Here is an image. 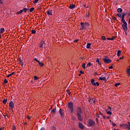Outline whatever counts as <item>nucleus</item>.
Here are the masks:
<instances>
[{
  "mask_svg": "<svg viewBox=\"0 0 130 130\" xmlns=\"http://www.w3.org/2000/svg\"><path fill=\"white\" fill-rule=\"evenodd\" d=\"M77 116H78V120L79 121H83V116H82V114H83V111L81 107H78L77 108Z\"/></svg>",
  "mask_w": 130,
  "mask_h": 130,
  "instance_id": "obj_1",
  "label": "nucleus"
},
{
  "mask_svg": "<svg viewBox=\"0 0 130 130\" xmlns=\"http://www.w3.org/2000/svg\"><path fill=\"white\" fill-rule=\"evenodd\" d=\"M81 29L82 30H86V28L88 27V26L90 25V23H87V22H81Z\"/></svg>",
  "mask_w": 130,
  "mask_h": 130,
  "instance_id": "obj_2",
  "label": "nucleus"
},
{
  "mask_svg": "<svg viewBox=\"0 0 130 130\" xmlns=\"http://www.w3.org/2000/svg\"><path fill=\"white\" fill-rule=\"evenodd\" d=\"M68 107L71 110L70 112L73 113V104L72 102H69L68 104Z\"/></svg>",
  "mask_w": 130,
  "mask_h": 130,
  "instance_id": "obj_3",
  "label": "nucleus"
},
{
  "mask_svg": "<svg viewBox=\"0 0 130 130\" xmlns=\"http://www.w3.org/2000/svg\"><path fill=\"white\" fill-rule=\"evenodd\" d=\"M91 82V84L94 87L99 86H100V83L98 82H95V79H91V81H90Z\"/></svg>",
  "mask_w": 130,
  "mask_h": 130,
  "instance_id": "obj_4",
  "label": "nucleus"
},
{
  "mask_svg": "<svg viewBox=\"0 0 130 130\" xmlns=\"http://www.w3.org/2000/svg\"><path fill=\"white\" fill-rule=\"evenodd\" d=\"M123 24L122 25V27L124 30L126 32L127 31V23H126V21H125L124 22H122Z\"/></svg>",
  "mask_w": 130,
  "mask_h": 130,
  "instance_id": "obj_5",
  "label": "nucleus"
},
{
  "mask_svg": "<svg viewBox=\"0 0 130 130\" xmlns=\"http://www.w3.org/2000/svg\"><path fill=\"white\" fill-rule=\"evenodd\" d=\"M88 125H89V127L94 126L95 125V121H94L92 119L88 120Z\"/></svg>",
  "mask_w": 130,
  "mask_h": 130,
  "instance_id": "obj_6",
  "label": "nucleus"
},
{
  "mask_svg": "<svg viewBox=\"0 0 130 130\" xmlns=\"http://www.w3.org/2000/svg\"><path fill=\"white\" fill-rule=\"evenodd\" d=\"M40 48H44L45 49V43L44 41H42L40 44Z\"/></svg>",
  "mask_w": 130,
  "mask_h": 130,
  "instance_id": "obj_7",
  "label": "nucleus"
},
{
  "mask_svg": "<svg viewBox=\"0 0 130 130\" xmlns=\"http://www.w3.org/2000/svg\"><path fill=\"white\" fill-rule=\"evenodd\" d=\"M103 62H104V63H105L108 64L112 62V60H111V59H103Z\"/></svg>",
  "mask_w": 130,
  "mask_h": 130,
  "instance_id": "obj_8",
  "label": "nucleus"
},
{
  "mask_svg": "<svg viewBox=\"0 0 130 130\" xmlns=\"http://www.w3.org/2000/svg\"><path fill=\"white\" fill-rule=\"evenodd\" d=\"M78 126H79V128H81V129H84V126L81 123V122H79L78 124Z\"/></svg>",
  "mask_w": 130,
  "mask_h": 130,
  "instance_id": "obj_9",
  "label": "nucleus"
},
{
  "mask_svg": "<svg viewBox=\"0 0 130 130\" xmlns=\"http://www.w3.org/2000/svg\"><path fill=\"white\" fill-rule=\"evenodd\" d=\"M123 127L126 128H128V129H130V122H128L127 124H124L123 125Z\"/></svg>",
  "mask_w": 130,
  "mask_h": 130,
  "instance_id": "obj_10",
  "label": "nucleus"
},
{
  "mask_svg": "<svg viewBox=\"0 0 130 130\" xmlns=\"http://www.w3.org/2000/svg\"><path fill=\"white\" fill-rule=\"evenodd\" d=\"M14 102L13 101H10L9 103V107L11 109H13L14 108Z\"/></svg>",
  "mask_w": 130,
  "mask_h": 130,
  "instance_id": "obj_11",
  "label": "nucleus"
},
{
  "mask_svg": "<svg viewBox=\"0 0 130 130\" xmlns=\"http://www.w3.org/2000/svg\"><path fill=\"white\" fill-rule=\"evenodd\" d=\"M59 113V114H60L61 117L64 116V110H63L61 109H60Z\"/></svg>",
  "mask_w": 130,
  "mask_h": 130,
  "instance_id": "obj_12",
  "label": "nucleus"
},
{
  "mask_svg": "<svg viewBox=\"0 0 130 130\" xmlns=\"http://www.w3.org/2000/svg\"><path fill=\"white\" fill-rule=\"evenodd\" d=\"M56 109L55 108L53 109L52 110H51V113H52L53 114H55V113H56Z\"/></svg>",
  "mask_w": 130,
  "mask_h": 130,
  "instance_id": "obj_13",
  "label": "nucleus"
},
{
  "mask_svg": "<svg viewBox=\"0 0 130 130\" xmlns=\"http://www.w3.org/2000/svg\"><path fill=\"white\" fill-rule=\"evenodd\" d=\"M91 43H88L86 45V48H87L88 49L91 48Z\"/></svg>",
  "mask_w": 130,
  "mask_h": 130,
  "instance_id": "obj_14",
  "label": "nucleus"
},
{
  "mask_svg": "<svg viewBox=\"0 0 130 130\" xmlns=\"http://www.w3.org/2000/svg\"><path fill=\"white\" fill-rule=\"evenodd\" d=\"M75 7H76V6H75V5H74V4H72V5H70V6L69 7V9L73 10V9H75Z\"/></svg>",
  "mask_w": 130,
  "mask_h": 130,
  "instance_id": "obj_15",
  "label": "nucleus"
},
{
  "mask_svg": "<svg viewBox=\"0 0 130 130\" xmlns=\"http://www.w3.org/2000/svg\"><path fill=\"white\" fill-rule=\"evenodd\" d=\"M46 13L48 16L52 15V13H51V11L50 10H48Z\"/></svg>",
  "mask_w": 130,
  "mask_h": 130,
  "instance_id": "obj_16",
  "label": "nucleus"
},
{
  "mask_svg": "<svg viewBox=\"0 0 130 130\" xmlns=\"http://www.w3.org/2000/svg\"><path fill=\"white\" fill-rule=\"evenodd\" d=\"M100 80L101 81H106V77H100Z\"/></svg>",
  "mask_w": 130,
  "mask_h": 130,
  "instance_id": "obj_17",
  "label": "nucleus"
},
{
  "mask_svg": "<svg viewBox=\"0 0 130 130\" xmlns=\"http://www.w3.org/2000/svg\"><path fill=\"white\" fill-rule=\"evenodd\" d=\"M121 17V22H126L125 20H124V16L123 15H122Z\"/></svg>",
  "mask_w": 130,
  "mask_h": 130,
  "instance_id": "obj_18",
  "label": "nucleus"
},
{
  "mask_svg": "<svg viewBox=\"0 0 130 130\" xmlns=\"http://www.w3.org/2000/svg\"><path fill=\"white\" fill-rule=\"evenodd\" d=\"M120 55H121V51L118 50V51H117V56H120Z\"/></svg>",
  "mask_w": 130,
  "mask_h": 130,
  "instance_id": "obj_19",
  "label": "nucleus"
},
{
  "mask_svg": "<svg viewBox=\"0 0 130 130\" xmlns=\"http://www.w3.org/2000/svg\"><path fill=\"white\" fill-rule=\"evenodd\" d=\"M7 102V99H4L3 100V103H4V105L6 104V103Z\"/></svg>",
  "mask_w": 130,
  "mask_h": 130,
  "instance_id": "obj_20",
  "label": "nucleus"
},
{
  "mask_svg": "<svg viewBox=\"0 0 130 130\" xmlns=\"http://www.w3.org/2000/svg\"><path fill=\"white\" fill-rule=\"evenodd\" d=\"M15 72L12 73L11 74L7 75V78H9L10 77H11L12 75H14Z\"/></svg>",
  "mask_w": 130,
  "mask_h": 130,
  "instance_id": "obj_21",
  "label": "nucleus"
},
{
  "mask_svg": "<svg viewBox=\"0 0 130 130\" xmlns=\"http://www.w3.org/2000/svg\"><path fill=\"white\" fill-rule=\"evenodd\" d=\"M4 32H5V28H1L0 29V33H4Z\"/></svg>",
  "mask_w": 130,
  "mask_h": 130,
  "instance_id": "obj_22",
  "label": "nucleus"
},
{
  "mask_svg": "<svg viewBox=\"0 0 130 130\" xmlns=\"http://www.w3.org/2000/svg\"><path fill=\"white\" fill-rule=\"evenodd\" d=\"M90 101H93V105L95 104V100L93 98H88Z\"/></svg>",
  "mask_w": 130,
  "mask_h": 130,
  "instance_id": "obj_23",
  "label": "nucleus"
},
{
  "mask_svg": "<svg viewBox=\"0 0 130 130\" xmlns=\"http://www.w3.org/2000/svg\"><path fill=\"white\" fill-rule=\"evenodd\" d=\"M118 13H121L122 12V9L121 8H118L117 9Z\"/></svg>",
  "mask_w": 130,
  "mask_h": 130,
  "instance_id": "obj_24",
  "label": "nucleus"
},
{
  "mask_svg": "<svg viewBox=\"0 0 130 130\" xmlns=\"http://www.w3.org/2000/svg\"><path fill=\"white\" fill-rule=\"evenodd\" d=\"M39 63V65L41 67H43L44 66V63L42 62H38Z\"/></svg>",
  "mask_w": 130,
  "mask_h": 130,
  "instance_id": "obj_25",
  "label": "nucleus"
},
{
  "mask_svg": "<svg viewBox=\"0 0 130 130\" xmlns=\"http://www.w3.org/2000/svg\"><path fill=\"white\" fill-rule=\"evenodd\" d=\"M32 34H36V30L35 29H32L31 31Z\"/></svg>",
  "mask_w": 130,
  "mask_h": 130,
  "instance_id": "obj_26",
  "label": "nucleus"
},
{
  "mask_svg": "<svg viewBox=\"0 0 130 130\" xmlns=\"http://www.w3.org/2000/svg\"><path fill=\"white\" fill-rule=\"evenodd\" d=\"M121 84L120 83H115V84H114V86L115 87H118V86H119Z\"/></svg>",
  "mask_w": 130,
  "mask_h": 130,
  "instance_id": "obj_27",
  "label": "nucleus"
},
{
  "mask_svg": "<svg viewBox=\"0 0 130 130\" xmlns=\"http://www.w3.org/2000/svg\"><path fill=\"white\" fill-rule=\"evenodd\" d=\"M8 83V81H7V79H5L4 81V84H7Z\"/></svg>",
  "mask_w": 130,
  "mask_h": 130,
  "instance_id": "obj_28",
  "label": "nucleus"
},
{
  "mask_svg": "<svg viewBox=\"0 0 130 130\" xmlns=\"http://www.w3.org/2000/svg\"><path fill=\"white\" fill-rule=\"evenodd\" d=\"M92 65V63H91L90 62L87 63V64L86 65V68H88L90 67V66Z\"/></svg>",
  "mask_w": 130,
  "mask_h": 130,
  "instance_id": "obj_29",
  "label": "nucleus"
},
{
  "mask_svg": "<svg viewBox=\"0 0 130 130\" xmlns=\"http://www.w3.org/2000/svg\"><path fill=\"white\" fill-rule=\"evenodd\" d=\"M23 11H24V10H20V11H19V12H17V14H22Z\"/></svg>",
  "mask_w": 130,
  "mask_h": 130,
  "instance_id": "obj_30",
  "label": "nucleus"
},
{
  "mask_svg": "<svg viewBox=\"0 0 130 130\" xmlns=\"http://www.w3.org/2000/svg\"><path fill=\"white\" fill-rule=\"evenodd\" d=\"M83 7H84V8H89V5H87V4H86V5L84 4Z\"/></svg>",
  "mask_w": 130,
  "mask_h": 130,
  "instance_id": "obj_31",
  "label": "nucleus"
},
{
  "mask_svg": "<svg viewBox=\"0 0 130 130\" xmlns=\"http://www.w3.org/2000/svg\"><path fill=\"white\" fill-rule=\"evenodd\" d=\"M126 15H127V13L123 12L122 14V16H124V17H125V16H126Z\"/></svg>",
  "mask_w": 130,
  "mask_h": 130,
  "instance_id": "obj_32",
  "label": "nucleus"
},
{
  "mask_svg": "<svg viewBox=\"0 0 130 130\" xmlns=\"http://www.w3.org/2000/svg\"><path fill=\"white\" fill-rule=\"evenodd\" d=\"M102 40H106V38L105 37V36H103L102 37Z\"/></svg>",
  "mask_w": 130,
  "mask_h": 130,
  "instance_id": "obj_33",
  "label": "nucleus"
},
{
  "mask_svg": "<svg viewBox=\"0 0 130 130\" xmlns=\"http://www.w3.org/2000/svg\"><path fill=\"white\" fill-rule=\"evenodd\" d=\"M107 114H109L110 115H112V112L109 111L108 112H107Z\"/></svg>",
  "mask_w": 130,
  "mask_h": 130,
  "instance_id": "obj_34",
  "label": "nucleus"
},
{
  "mask_svg": "<svg viewBox=\"0 0 130 130\" xmlns=\"http://www.w3.org/2000/svg\"><path fill=\"white\" fill-rule=\"evenodd\" d=\"M39 2V0H34V4H37Z\"/></svg>",
  "mask_w": 130,
  "mask_h": 130,
  "instance_id": "obj_35",
  "label": "nucleus"
},
{
  "mask_svg": "<svg viewBox=\"0 0 130 130\" xmlns=\"http://www.w3.org/2000/svg\"><path fill=\"white\" fill-rule=\"evenodd\" d=\"M38 79H39L38 77H37L36 76H34V80H38Z\"/></svg>",
  "mask_w": 130,
  "mask_h": 130,
  "instance_id": "obj_36",
  "label": "nucleus"
},
{
  "mask_svg": "<svg viewBox=\"0 0 130 130\" xmlns=\"http://www.w3.org/2000/svg\"><path fill=\"white\" fill-rule=\"evenodd\" d=\"M34 10H35V8H33V7H32V8H31L30 9V12H33V11H34Z\"/></svg>",
  "mask_w": 130,
  "mask_h": 130,
  "instance_id": "obj_37",
  "label": "nucleus"
},
{
  "mask_svg": "<svg viewBox=\"0 0 130 130\" xmlns=\"http://www.w3.org/2000/svg\"><path fill=\"white\" fill-rule=\"evenodd\" d=\"M116 15L118 17H119V18H121V14L118 13Z\"/></svg>",
  "mask_w": 130,
  "mask_h": 130,
  "instance_id": "obj_38",
  "label": "nucleus"
},
{
  "mask_svg": "<svg viewBox=\"0 0 130 130\" xmlns=\"http://www.w3.org/2000/svg\"><path fill=\"white\" fill-rule=\"evenodd\" d=\"M66 92L68 93V94L71 95V92H70L69 90H67Z\"/></svg>",
  "mask_w": 130,
  "mask_h": 130,
  "instance_id": "obj_39",
  "label": "nucleus"
},
{
  "mask_svg": "<svg viewBox=\"0 0 130 130\" xmlns=\"http://www.w3.org/2000/svg\"><path fill=\"white\" fill-rule=\"evenodd\" d=\"M82 67L83 68V69H85V63H83Z\"/></svg>",
  "mask_w": 130,
  "mask_h": 130,
  "instance_id": "obj_40",
  "label": "nucleus"
},
{
  "mask_svg": "<svg viewBox=\"0 0 130 130\" xmlns=\"http://www.w3.org/2000/svg\"><path fill=\"white\" fill-rule=\"evenodd\" d=\"M89 17H90V13H87L86 18H89Z\"/></svg>",
  "mask_w": 130,
  "mask_h": 130,
  "instance_id": "obj_41",
  "label": "nucleus"
},
{
  "mask_svg": "<svg viewBox=\"0 0 130 130\" xmlns=\"http://www.w3.org/2000/svg\"><path fill=\"white\" fill-rule=\"evenodd\" d=\"M19 64H20V65H21V66H23V61L20 60L19 61Z\"/></svg>",
  "mask_w": 130,
  "mask_h": 130,
  "instance_id": "obj_42",
  "label": "nucleus"
},
{
  "mask_svg": "<svg viewBox=\"0 0 130 130\" xmlns=\"http://www.w3.org/2000/svg\"><path fill=\"white\" fill-rule=\"evenodd\" d=\"M28 10H29V9H28L27 8L23 9V10L24 11V13H26L27 12V11H28Z\"/></svg>",
  "mask_w": 130,
  "mask_h": 130,
  "instance_id": "obj_43",
  "label": "nucleus"
},
{
  "mask_svg": "<svg viewBox=\"0 0 130 130\" xmlns=\"http://www.w3.org/2000/svg\"><path fill=\"white\" fill-rule=\"evenodd\" d=\"M34 60L37 61L38 62H40V61H39L38 59H37V58H34Z\"/></svg>",
  "mask_w": 130,
  "mask_h": 130,
  "instance_id": "obj_44",
  "label": "nucleus"
},
{
  "mask_svg": "<svg viewBox=\"0 0 130 130\" xmlns=\"http://www.w3.org/2000/svg\"><path fill=\"white\" fill-rule=\"evenodd\" d=\"M126 72H130V69H126Z\"/></svg>",
  "mask_w": 130,
  "mask_h": 130,
  "instance_id": "obj_45",
  "label": "nucleus"
},
{
  "mask_svg": "<svg viewBox=\"0 0 130 130\" xmlns=\"http://www.w3.org/2000/svg\"><path fill=\"white\" fill-rule=\"evenodd\" d=\"M95 61H96V62H100V59H96V60H95Z\"/></svg>",
  "mask_w": 130,
  "mask_h": 130,
  "instance_id": "obj_46",
  "label": "nucleus"
},
{
  "mask_svg": "<svg viewBox=\"0 0 130 130\" xmlns=\"http://www.w3.org/2000/svg\"><path fill=\"white\" fill-rule=\"evenodd\" d=\"M80 74H84V72L82 71H80Z\"/></svg>",
  "mask_w": 130,
  "mask_h": 130,
  "instance_id": "obj_47",
  "label": "nucleus"
},
{
  "mask_svg": "<svg viewBox=\"0 0 130 130\" xmlns=\"http://www.w3.org/2000/svg\"><path fill=\"white\" fill-rule=\"evenodd\" d=\"M116 125V124L114 123H112V126H115Z\"/></svg>",
  "mask_w": 130,
  "mask_h": 130,
  "instance_id": "obj_48",
  "label": "nucleus"
},
{
  "mask_svg": "<svg viewBox=\"0 0 130 130\" xmlns=\"http://www.w3.org/2000/svg\"><path fill=\"white\" fill-rule=\"evenodd\" d=\"M95 121H96V122H99V119L98 118H95Z\"/></svg>",
  "mask_w": 130,
  "mask_h": 130,
  "instance_id": "obj_49",
  "label": "nucleus"
},
{
  "mask_svg": "<svg viewBox=\"0 0 130 130\" xmlns=\"http://www.w3.org/2000/svg\"><path fill=\"white\" fill-rule=\"evenodd\" d=\"M101 116L103 118V119H106V117H105V116H104V115H102Z\"/></svg>",
  "mask_w": 130,
  "mask_h": 130,
  "instance_id": "obj_50",
  "label": "nucleus"
},
{
  "mask_svg": "<svg viewBox=\"0 0 130 130\" xmlns=\"http://www.w3.org/2000/svg\"><path fill=\"white\" fill-rule=\"evenodd\" d=\"M5 129V127H1L0 130H4Z\"/></svg>",
  "mask_w": 130,
  "mask_h": 130,
  "instance_id": "obj_51",
  "label": "nucleus"
},
{
  "mask_svg": "<svg viewBox=\"0 0 130 130\" xmlns=\"http://www.w3.org/2000/svg\"><path fill=\"white\" fill-rule=\"evenodd\" d=\"M26 118H27V119H30V117L28 116H26Z\"/></svg>",
  "mask_w": 130,
  "mask_h": 130,
  "instance_id": "obj_52",
  "label": "nucleus"
},
{
  "mask_svg": "<svg viewBox=\"0 0 130 130\" xmlns=\"http://www.w3.org/2000/svg\"><path fill=\"white\" fill-rule=\"evenodd\" d=\"M108 108L110 109V111H112V108L111 107H109Z\"/></svg>",
  "mask_w": 130,
  "mask_h": 130,
  "instance_id": "obj_53",
  "label": "nucleus"
},
{
  "mask_svg": "<svg viewBox=\"0 0 130 130\" xmlns=\"http://www.w3.org/2000/svg\"><path fill=\"white\" fill-rule=\"evenodd\" d=\"M45 128L44 127H42L41 128V129L40 130H45Z\"/></svg>",
  "mask_w": 130,
  "mask_h": 130,
  "instance_id": "obj_54",
  "label": "nucleus"
},
{
  "mask_svg": "<svg viewBox=\"0 0 130 130\" xmlns=\"http://www.w3.org/2000/svg\"><path fill=\"white\" fill-rule=\"evenodd\" d=\"M79 41V40L77 39L74 41V42H78Z\"/></svg>",
  "mask_w": 130,
  "mask_h": 130,
  "instance_id": "obj_55",
  "label": "nucleus"
},
{
  "mask_svg": "<svg viewBox=\"0 0 130 130\" xmlns=\"http://www.w3.org/2000/svg\"><path fill=\"white\" fill-rule=\"evenodd\" d=\"M94 75L96 76V75H98V73H96V72H94Z\"/></svg>",
  "mask_w": 130,
  "mask_h": 130,
  "instance_id": "obj_56",
  "label": "nucleus"
},
{
  "mask_svg": "<svg viewBox=\"0 0 130 130\" xmlns=\"http://www.w3.org/2000/svg\"><path fill=\"white\" fill-rule=\"evenodd\" d=\"M126 73H127V75L128 76H130V72H126Z\"/></svg>",
  "mask_w": 130,
  "mask_h": 130,
  "instance_id": "obj_57",
  "label": "nucleus"
},
{
  "mask_svg": "<svg viewBox=\"0 0 130 130\" xmlns=\"http://www.w3.org/2000/svg\"><path fill=\"white\" fill-rule=\"evenodd\" d=\"M113 67L112 66L109 67V69H112Z\"/></svg>",
  "mask_w": 130,
  "mask_h": 130,
  "instance_id": "obj_58",
  "label": "nucleus"
},
{
  "mask_svg": "<svg viewBox=\"0 0 130 130\" xmlns=\"http://www.w3.org/2000/svg\"><path fill=\"white\" fill-rule=\"evenodd\" d=\"M72 120H76V118H75V117H73V118H72Z\"/></svg>",
  "mask_w": 130,
  "mask_h": 130,
  "instance_id": "obj_59",
  "label": "nucleus"
},
{
  "mask_svg": "<svg viewBox=\"0 0 130 130\" xmlns=\"http://www.w3.org/2000/svg\"><path fill=\"white\" fill-rule=\"evenodd\" d=\"M96 117L100 118V115L98 114H96Z\"/></svg>",
  "mask_w": 130,
  "mask_h": 130,
  "instance_id": "obj_60",
  "label": "nucleus"
},
{
  "mask_svg": "<svg viewBox=\"0 0 130 130\" xmlns=\"http://www.w3.org/2000/svg\"><path fill=\"white\" fill-rule=\"evenodd\" d=\"M13 130H16V127L14 126V127H13Z\"/></svg>",
  "mask_w": 130,
  "mask_h": 130,
  "instance_id": "obj_61",
  "label": "nucleus"
},
{
  "mask_svg": "<svg viewBox=\"0 0 130 130\" xmlns=\"http://www.w3.org/2000/svg\"><path fill=\"white\" fill-rule=\"evenodd\" d=\"M0 4H3V0H0Z\"/></svg>",
  "mask_w": 130,
  "mask_h": 130,
  "instance_id": "obj_62",
  "label": "nucleus"
},
{
  "mask_svg": "<svg viewBox=\"0 0 130 130\" xmlns=\"http://www.w3.org/2000/svg\"><path fill=\"white\" fill-rule=\"evenodd\" d=\"M127 16H128L129 17H130V12H129V13L127 14Z\"/></svg>",
  "mask_w": 130,
  "mask_h": 130,
  "instance_id": "obj_63",
  "label": "nucleus"
},
{
  "mask_svg": "<svg viewBox=\"0 0 130 130\" xmlns=\"http://www.w3.org/2000/svg\"><path fill=\"white\" fill-rule=\"evenodd\" d=\"M100 115H101V116H103V115L102 114V113H101V112H100Z\"/></svg>",
  "mask_w": 130,
  "mask_h": 130,
  "instance_id": "obj_64",
  "label": "nucleus"
}]
</instances>
